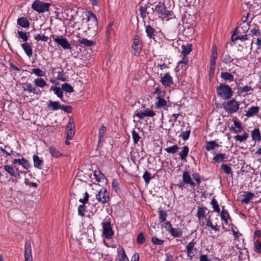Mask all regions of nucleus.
<instances>
[{
  "mask_svg": "<svg viewBox=\"0 0 261 261\" xmlns=\"http://www.w3.org/2000/svg\"><path fill=\"white\" fill-rule=\"evenodd\" d=\"M153 12H156L159 16L165 21H168L171 19L173 16V13L165 8V5L161 2H159L154 8H152Z\"/></svg>",
  "mask_w": 261,
  "mask_h": 261,
  "instance_id": "1",
  "label": "nucleus"
},
{
  "mask_svg": "<svg viewBox=\"0 0 261 261\" xmlns=\"http://www.w3.org/2000/svg\"><path fill=\"white\" fill-rule=\"evenodd\" d=\"M217 92L219 96L225 100L230 99L233 94L231 88L228 85L223 84H221L217 88Z\"/></svg>",
  "mask_w": 261,
  "mask_h": 261,
  "instance_id": "2",
  "label": "nucleus"
},
{
  "mask_svg": "<svg viewBox=\"0 0 261 261\" xmlns=\"http://www.w3.org/2000/svg\"><path fill=\"white\" fill-rule=\"evenodd\" d=\"M224 110L228 114H231L237 112L239 109L240 103L234 99H232L223 103Z\"/></svg>",
  "mask_w": 261,
  "mask_h": 261,
  "instance_id": "3",
  "label": "nucleus"
},
{
  "mask_svg": "<svg viewBox=\"0 0 261 261\" xmlns=\"http://www.w3.org/2000/svg\"><path fill=\"white\" fill-rule=\"evenodd\" d=\"M51 5L47 3H43L39 0L35 1L32 4V8L39 13H43L49 10V8Z\"/></svg>",
  "mask_w": 261,
  "mask_h": 261,
  "instance_id": "4",
  "label": "nucleus"
},
{
  "mask_svg": "<svg viewBox=\"0 0 261 261\" xmlns=\"http://www.w3.org/2000/svg\"><path fill=\"white\" fill-rule=\"evenodd\" d=\"M87 16L88 22V29L90 31H96L97 29L98 21L96 15L92 12L88 11Z\"/></svg>",
  "mask_w": 261,
  "mask_h": 261,
  "instance_id": "5",
  "label": "nucleus"
},
{
  "mask_svg": "<svg viewBox=\"0 0 261 261\" xmlns=\"http://www.w3.org/2000/svg\"><path fill=\"white\" fill-rule=\"evenodd\" d=\"M3 169L10 176L14 177L16 179H19L20 178V174L23 173L15 165L13 167L9 165H5L3 166Z\"/></svg>",
  "mask_w": 261,
  "mask_h": 261,
  "instance_id": "6",
  "label": "nucleus"
},
{
  "mask_svg": "<svg viewBox=\"0 0 261 261\" xmlns=\"http://www.w3.org/2000/svg\"><path fill=\"white\" fill-rule=\"evenodd\" d=\"M51 37L53 38L54 41L59 45H60L64 49L68 50L71 49V46L67 39L63 37V36L52 35Z\"/></svg>",
  "mask_w": 261,
  "mask_h": 261,
  "instance_id": "7",
  "label": "nucleus"
},
{
  "mask_svg": "<svg viewBox=\"0 0 261 261\" xmlns=\"http://www.w3.org/2000/svg\"><path fill=\"white\" fill-rule=\"evenodd\" d=\"M196 241L195 239H193L186 246V252L187 258L191 260L193 258H196L194 254V252L197 251V248L195 247Z\"/></svg>",
  "mask_w": 261,
  "mask_h": 261,
  "instance_id": "8",
  "label": "nucleus"
},
{
  "mask_svg": "<svg viewBox=\"0 0 261 261\" xmlns=\"http://www.w3.org/2000/svg\"><path fill=\"white\" fill-rule=\"evenodd\" d=\"M210 213L206 207L198 206L197 212V216L200 224L203 225L204 224V219H206V216Z\"/></svg>",
  "mask_w": 261,
  "mask_h": 261,
  "instance_id": "9",
  "label": "nucleus"
},
{
  "mask_svg": "<svg viewBox=\"0 0 261 261\" xmlns=\"http://www.w3.org/2000/svg\"><path fill=\"white\" fill-rule=\"evenodd\" d=\"M96 198L98 201L106 203L109 200V193L106 189L102 188L96 195Z\"/></svg>",
  "mask_w": 261,
  "mask_h": 261,
  "instance_id": "10",
  "label": "nucleus"
},
{
  "mask_svg": "<svg viewBox=\"0 0 261 261\" xmlns=\"http://www.w3.org/2000/svg\"><path fill=\"white\" fill-rule=\"evenodd\" d=\"M102 224L103 235L107 239H111L114 235V231L112 230L110 222H103Z\"/></svg>",
  "mask_w": 261,
  "mask_h": 261,
  "instance_id": "11",
  "label": "nucleus"
},
{
  "mask_svg": "<svg viewBox=\"0 0 261 261\" xmlns=\"http://www.w3.org/2000/svg\"><path fill=\"white\" fill-rule=\"evenodd\" d=\"M143 44L142 41L139 39L138 35H136L133 39V44L132 48L135 51V54L136 53L139 54L142 50Z\"/></svg>",
  "mask_w": 261,
  "mask_h": 261,
  "instance_id": "12",
  "label": "nucleus"
},
{
  "mask_svg": "<svg viewBox=\"0 0 261 261\" xmlns=\"http://www.w3.org/2000/svg\"><path fill=\"white\" fill-rule=\"evenodd\" d=\"M24 258L25 261H33L31 243L30 241H27L24 246Z\"/></svg>",
  "mask_w": 261,
  "mask_h": 261,
  "instance_id": "13",
  "label": "nucleus"
},
{
  "mask_svg": "<svg viewBox=\"0 0 261 261\" xmlns=\"http://www.w3.org/2000/svg\"><path fill=\"white\" fill-rule=\"evenodd\" d=\"M22 88L24 91L28 93H33L34 94L40 95L41 92L40 90H37L35 87L32 86L30 83H24L22 84Z\"/></svg>",
  "mask_w": 261,
  "mask_h": 261,
  "instance_id": "14",
  "label": "nucleus"
},
{
  "mask_svg": "<svg viewBox=\"0 0 261 261\" xmlns=\"http://www.w3.org/2000/svg\"><path fill=\"white\" fill-rule=\"evenodd\" d=\"M182 181L185 184L189 185L193 188L195 186V184L192 180L191 175L188 171H184L183 172Z\"/></svg>",
  "mask_w": 261,
  "mask_h": 261,
  "instance_id": "15",
  "label": "nucleus"
},
{
  "mask_svg": "<svg viewBox=\"0 0 261 261\" xmlns=\"http://www.w3.org/2000/svg\"><path fill=\"white\" fill-rule=\"evenodd\" d=\"M161 82L165 87H170L173 84L172 76L168 73L161 79Z\"/></svg>",
  "mask_w": 261,
  "mask_h": 261,
  "instance_id": "16",
  "label": "nucleus"
},
{
  "mask_svg": "<svg viewBox=\"0 0 261 261\" xmlns=\"http://www.w3.org/2000/svg\"><path fill=\"white\" fill-rule=\"evenodd\" d=\"M155 115L154 111L152 110H146L144 112H138L136 116L140 119H143L145 117H153Z\"/></svg>",
  "mask_w": 261,
  "mask_h": 261,
  "instance_id": "17",
  "label": "nucleus"
},
{
  "mask_svg": "<svg viewBox=\"0 0 261 261\" xmlns=\"http://www.w3.org/2000/svg\"><path fill=\"white\" fill-rule=\"evenodd\" d=\"M13 164L16 165L18 164L19 165H21L24 169H28L30 167L29 162L24 158L22 159H15L13 161Z\"/></svg>",
  "mask_w": 261,
  "mask_h": 261,
  "instance_id": "18",
  "label": "nucleus"
},
{
  "mask_svg": "<svg viewBox=\"0 0 261 261\" xmlns=\"http://www.w3.org/2000/svg\"><path fill=\"white\" fill-rule=\"evenodd\" d=\"M158 101L155 102V105L158 109L164 108L166 110L165 107L167 105V101L162 97L157 96Z\"/></svg>",
  "mask_w": 261,
  "mask_h": 261,
  "instance_id": "19",
  "label": "nucleus"
},
{
  "mask_svg": "<svg viewBox=\"0 0 261 261\" xmlns=\"http://www.w3.org/2000/svg\"><path fill=\"white\" fill-rule=\"evenodd\" d=\"M259 110V108L258 106H252L248 109L246 113V116L247 117H251L256 115Z\"/></svg>",
  "mask_w": 261,
  "mask_h": 261,
  "instance_id": "20",
  "label": "nucleus"
},
{
  "mask_svg": "<svg viewBox=\"0 0 261 261\" xmlns=\"http://www.w3.org/2000/svg\"><path fill=\"white\" fill-rule=\"evenodd\" d=\"M61 104L59 101L49 100L47 103V108L51 111H56L60 109Z\"/></svg>",
  "mask_w": 261,
  "mask_h": 261,
  "instance_id": "21",
  "label": "nucleus"
},
{
  "mask_svg": "<svg viewBox=\"0 0 261 261\" xmlns=\"http://www.w3.org/2000/svg\"><path fill=\"white\" fill-rule=\"evenodd\" d=\"M253 196L254 194L250 192H245V194L243 195V198L241 200V201L242 203L247 204Z\"/></svg>",
  "mask_w": 261,
  "mask_h": 261,
  "instance_id": "22",
  "label": "nucleus"
},
{
  "mask_svg": "<svg viewBox=\"0 0 261 261\" xmlns=\"http://www.w3.org/2000/svg\"><path fill=\"white\" fill-rule=\"evenodd\" d=\"M17 24L22 28H26L29 27L30 22L25 17H22L17 19Z\"/></svg>",
  "mask_w": 261,
  "mask_h": 261,
  "instance_id": "23",
  "label": "nucleus"
},
{
  "mask_svg": "<svg viewBox=\"0 0 261 261\" xmlns=\"http://www.w3.org/2000/svg\"><path fill=\"white\" fill-rule=\"evenodd\" d=\"M21 47L25 51L28 56L31 57L32 56L33 51L32 47L28 43H24L21 44Z\"/></svg>",
  "mask_w": 261,
  "mask_h": 261,
  "instance_id": "24",
  "label": "nucleus"
},
{
  "mask_svg": "<svg viewBox=\"0 0 261 261\" xmlns=\"http://www.w3.org/2000/svg\"><path fill=\"white\" fill-rule=\"evenodd\" d=\"M107 130V128L103 124L100 125V128L98 130V144L101 143L102 139L103 138Z\"/></svg>",
  "mask_w": 261,
  "mask_h": 261,
  "instance_id": "25",
  "label": "nucleus"
},
{
  "mask_svg": "<svg viewBox=\"0 0 261 261\" xmlns=\"http://www.w3.org/2000/svg\"><path fill=\"white\" fill-rule=\"evenodd\" d=\"M234 61H236L237 62L238 61V59H234L231 58V57L228 54H223V62L225 64H228L230 63H232L233 64H236V63H234L233 62Z\"/></svg>",
  "mask_w": 261,
  "mask_h": 261,
  "instance_id": "26",
  "label": "nucleus"
},
{
  "mask_svg": "<svg viewBox=\"0 0 261 261\" xmlns=\"http://www.w3.org/2000/svg\"><path fill=\"white\" fill-rule=\"evenodd\" d=\"M169 233L170 234L175 238H180L182 236V230L178 228H173L171 231H170Z\"/></svg>",
  "mask_w": 261,
  "mask_h": 261,
  "instance_id": "27",
  "label": "nucleus"
},
{
  "mask_svg": "<svg viewBox=\"0 0 261 261\" xmlns=\"http://www.w3.org/2000/svg\"><path fill=\"white\" fill-rule=\"evenodd\" d=\"M33 83L36 87L40 88H43L47 85L45 81L42 78H37L34 80Z\"/></svg>",
  "mask_w": 261,
  "mask_h": 261,
  "instance_id": "28",
  "label": "nucleus"
},
{
  "mask_svg": "<svg viewBox=\"0 0 261 261\" xmlns=\"http://www.w3.org/2000/svg\"><path fill=\"white\" fill-rule=\"evenodd\" d=\"M181 54L184 56H187L189 54L192 50V45L188 44L186 45H182L181 46Z\"/></svg>",
  "mask_w": 261,
  "mask_h": 261,
  "instance_id": "29",
  "label": "nucleus"
},
{
  "mask_svg": "<svg viewBox=\"0 0 261 261\" xmlns=\"http://www.w3.org/2000/svg\"><path fill=\"white\" fill-rule=\"evenodd\" d=\"M189 148L188 146H184L179 153V155L181 160H185L189 153Z\"/></svg>",
  "mask_w": 261,
  "mask_h": 261,
  "instance_id": "30",
  "label": "nucleus"
},
{
  "mask_svg": "<svg viewBox=\"0 0 261 261\" xmlns=\"http://www.w3.org/2000/svg\"><path fill=\"white\" fill-rule=\"evenodd\" d=\"M146 29L145 32L147 35V36L150 38L152 39L154 36L155 30L152 28L150 25L145 26Z\"/></svg>",
  "mask_w": 261,
  "mask_h": 261,
  "instance_id": "31",
  "label": "nucleus"
},
{
  "mask_svg": "<svg viewBox=\"0 0 261 261\" xmlns=\"http://www.w3.org/2000/svg\"><path fill=\"white\" fill-rule=\"evenodd\" d=\"M34 39L37 41H43L45 42H48L49 40V43L51 42V40L47 36H45L44 34L41 33L40 34H36L34 36Z\"/></svg>",
  "mask_w": 261,
  "mask_h": 261,
  "instance_id": "32",
  "label": "nucleus"
},
{
  "mask_svg": "<svg viewBox=\"0 0 261 261\" xmlns=\"http://www.w3.org/2000/svg\"><path fill=\"white\" fill-rule=\"evenodd\" d=\"M223 209L221 213V218L226 224H228V220L230 219L229 215L227 210L224 209V206L222 207Z\"/></svg>",
  "mask_w": 261,
  "mask_h": 261,
  "instance_id": "33",
  "label": "nucleus"
},
{
  "mask_svg": "<svg viewBox=\"0 0 261 261\" xmlns=\"http://www.w3.org/2000/svg\"><path fill=\"white\" fill-rule=\"evenodd\" d=\"M221 77L225 81L232 82L233 81V76L230 73L227 72H221Z\"/></svg>",
  "mask_w": 261,
  "mask_h": 261,
  "instance_id": "34",
  "label": "nucleus"
},
{
  "mask_svg": "<svg viewBox=\"0 0 261 261\" xmlns=\"http://www.w3.org/2000/svg\"><path fill=\"white\" fill-rule=\"evenodd\" d=\"M50 90L54 91L58 97H59L61 100L63 99V93L62 90L60 87L52 86L50 88Z\"/></svg>",
  "mask_w": 261,
  "mask_h": 261,
  "instance_id": "35",
  "label": "nucleus"
},
{
  "mask_svg": "<svg viewBox=\"0 0 261 261\" xmlns=\"http://www.w3.org/2000/svg\"><path fill=\"white\" fill-rule=\"evenodd\" d=\"M252 140L259 141L261 140L260 134L258 128H255L251 132Z\"/></svg>",
  "mask_w": 261,
  "mask_h": 261,
  "instance_id": "36",
  "label": "nucleus"
},
{
  "mask_svg": "<svg viewBox=\"0 0 261 261\" xmlns=\"http://www.w3.org/2000/svg\"><path fill=\"white\" fill-rule=\"evenodd\" d=\"M218 146L219 145L215 141H211L206 142L205 149L207 151H210Z\"/></svg>",
  "mask_w": 261,
  "mask_h": 261,
  "instance_id": "37",
  "label": "nucleus"
},
{
  "mask_svg": "<svg viewBox=\"0 0 261 261\" xmlns=\"http://www.w3.org/2000/svg\"><path fill=\"white\" fill-rule=\"evenodd\" d=\"M33 158L34 166L36 168L41 169V165L43 162L42 160L37 155H34Z\"/></svg>",
  "mask_w": 261,
  "mask_h": 261,
  "instance_id": "38",
  "label": "nucleus"
},
{
  "mask_svg": "<svg viewBox=\"0 0 261 261\" xmlns=\"http://www.w3.org/2000/svg\"><path fill=\"white\" fill-rule=\"evenodd\" d=\"M79 42L85 46L90 47L95 44L94 42L89 40L86 38H82L79 40Z\"/></svg>",
  "mask_w": 261,
  "mask_h": 261,
  "instance_id": "39",
  "label": "nucleus"
},
{
  "mask_svg": "<svg viewBox=\"0 0 261 261\" xmlns=\"http://www.w3.org/2000/svg\"><path fill=\"white\" fill-rule=\"evenodd\" d=\"M119 260V261H129L126 255L124 249L121 248L118 251Z\"/></svg>",
  "mask_w": 261,
  "mask_h": 261,
  "instance_id": "40",
  "label": "nucleus"
},
{
  "mask_svg": "<svg viewBox=\"0 0 261 261\" xmlns=\"http://www.w3.org/2000/svg\"><path fill=\"white\" fill-rule=\"evenodd\" d=\"M49 151L51 154V156L55 158H58L62 155L60 151L52 146L49 147Z\"/></svg>",
  "mask_w": 261,
  "mask_h": 261,
  "instance_id": "41",
  "label": "nucleus"
},
{
  "mask_svg": "<svg viewBox=\"0 0 261 261\" xmlns=\"http://www.w3.org/2000/svg\"><path fill=\"white\" fill-rule=\"evenodd\" d=\"M147 8L148 7L146 5H145L144 6H141L140 7V14L141 17L143 19H144L149 13L147 12Z\"/></svg>",
  "mask_w": 261,
  "mask_h": 261,
  "instance_id": "42",
  "label": "nucleus"
},
{
  "mask_svg": "<svg viewBox=\"0 0 261 261\" xmlns=\"http://www.w3.org/2000/svg\"><path fill=\"white\" fill-rule=\"evenodd\" d=\"M93 175L97 182L100 181L101 179H103L105 178L104 174L99 170H95L93 173Z\"/></svg>",
  "mask_w": 261,
  "mask_h": 261,
  "instance_id": "43",
  "label": "nucleus"
},
{
  "mask_svg": "<svg viewBox=\"0 0 261 261\" xmlns=\"http://www.w3.org/2000/svg\"><path fill=\"white\" fill-rule=\"evenodd\" d=\"M159 220L161 223L164 222L166 220V217L167 216V212L163 210H159Z\"/></svg>",
  "mask_w": 261,
  "mask_h": 261,
  "instance_id": "44",
  "label": "nucleus"
},
{
  "mask_svg": "<svg viewBox=\"0 0 261 261\" xmlns=\"http://www.w3.org/2000/svg\"><path fill=\"white\" fill-rule=\"evenodd\" d=\"M217 58V53L216 48V46H213L212 48V55L211 60V64L216 65V60Z\"/></svg>",
  "mask_w": 261,
  "mask_h": 261,
  "instance_id": "45",
  "label": "nucleus"
},
{
  "mask_svg": "<svg viewBox=\"0 0 261 261\" xmlns=\"http://www.w3.org/2000/svg\"><path fill=\"white\" fill-rule=\"evenodd\" d=\"M62 89L66 92L71 93L73 92V87L69 84L65 83L62 85Z\"/></svg>",
  "mask_w": 261,
  "mask_h": 261,
  "instance_id": "46",
  "label": "nucleus"
},
{
  "mask_svg": "<svg viewBox=\"0 0 261 261\" xmlns=\"http://www.w3.org/2000/svg\"><path fill=\"white\" fill-rule=\"evenodd\" d=\"M225 158H226L225 154L217 153L213 158V160L215 162L218 163L223 161Z\"/></svg>",
  "mask_w": 261,
  "mask_h": 261,
  "instance_id": "47",
  "label": "nucleus"
},
{
  "mask_svg": "<svg viewBox=\"0 0 261 261\" xmlns=\"http://www.w3.org/2000/svg\"><path fill=\"white\" fill-rule=\"evenodd\" d=\"M57 79L60 81L64 82L67 81L68 77L65 72H64L63 71H61L58 72Z\"/></svg>",
  "mask_w": 261,
  "mask_h": 261,
  "instance_id": "48",
  "label": "nucleus"
},
{
  "mask_svg": "<svg viewBox=\"0 0 261 261\" xmlns=\"http://www.w3.org/2000/svg\"><path fill=\"white\" fill-rule=\"evenodd\" d=\"M178 149L179 147L177 146V145H175L165 148V150L168 153L174 154L178 151Z\"/></svg>",
  "mask_w": 261,
  "mask_h": 261,
  "instance_id": "49",
  "label": "nucleus"
},
{
  "mask_svg": "<svg viewBox=\"0 0 261 261\" xmlns=\"http://www.w3.org/2000/svg\"><path fill=\"white\" fill-rule=\"evenodd\" d=\"M211 204L214 209V210L217 212L219 213L220 212V209L219 208V205L217 201L215 198H212Z\"/></svg>",
  "mask_w": 261,
  "mask_h": 261,
  "instance_id": "50",
  "label": "nucleus"
},
{
  "mask_svg": "<svg viewBox=\"0 0 261 261\" xmlns=\"http://www.w3.org/2000/svg\"><path fill=\"white\" fill-rule=\"evenodd\" d=\"M222 170H223V171L227 174H231L232 175V171L230 167H229L227 164H223L221 166Z\"/></svg>",
  "mask_w": 261,
  "mask_h": 261,
  "instance_id": "51",
  "label": "nucleus"
},
{
  "mask_svg": "<svg viewBox=\"0 0 261 261\" xmlns=\"http://www.w3.org/2000/svg\"><path fill=\"white\" fill-rule=\"evenodd\" d=\"M248 135L246 133H244L243 135H236L234 137V139L240 142L246 141L248 138Z\"/></svg>",
  "mask_w": 261,
  "mask_h": 261,
  "instance_id": "52",
  "label": "nucleus"
},
{
  "mask_svg": "<svg viewBox=\"0 0 261 261\" xmlns=\"http://www.w3.org/2000/svg\"><path fill=\"white\" fill-rule=\"evenodd\" d=\"M66 139L71 140L75 134L74 128H68L66 131Z\"/></svg>",
  "mask_w": 261,
  "mask_h": 261,
  "instance_id": "53",
  "label": "nucleus"
},
{
  "mask_svg": "<svg viewBox=\"0 0 261 261\" xmlns=\"http://www.w3.org/2000/svg\"><path fill=\"white\" fill-rule=\"evenodd\" d=\"M190 133L191 129L189 128L185 132H182L179 137H181L184 141H186L189 138Z\"/></svg>",
  "mask_w": 261,
  "mask_h": 261,
  "instance_id": "54",
  "label": "nucleus"
},
{
  "mask_svg": "<svg viewBox=\"0 0 261 261\" xmlns=\"http://www.w3.org/2000/svg\"><path fill=\"white\" fill-rule=\"evenodd\" d=\"M238 90L241 93H244L249 92L250 91H252L253 89L248 86H245L244 87H240L238 88Z\"/></svg>",
  "mask_w": 261,
  "mask_h": 261,
  "instance_id": "55",
  "label": "nucleus"
},
{
  "mask_svg": "<svg viewBox=\"0 0 261 261\" xmlns=\"http://www.w3.org/2000/svg\"><path fill=\"white\" fill-rule=\"evenodd\" d=\"M32 72L33 73H35L36 75L38 76H44L45 75V73L44 72H43L41 69L40 68H33L32 69Z\"/></svg>",
  "mask_w": 261,
  "mask_h": 261,
  "instance_id": "56",
  "label": "nucleus"
},
{
  "mask_svg": "<svg viewBox=\"0 0 261 261\" xmlns=\"http://www.w3.org/2000/svg\"><path fill=\"white\" fill-rule=\"evenodd\" d=\"M254 250L255 252L261 253V242L259 241L256 240L254 242Z\"/></svg>",
  "mask_w": 261,
  "mask_h": 261,
  "instance_id": "57",
  "label": "nucleus"
},
{
  "mask_svg": "<svg viewBox=\"0 0 261 261\" xmlns=\"http://www.w3.org/2000/svg\"><path fill=\"white\" fill-rule=\"evenodd\" d=\"M60 109L67 113H71L72 112V108L70 106L61 105Z\"/></svg>",
  "mask_w": 261,
  "mask_h": 261,
  "instance_id": "58",
  "label": "nucleus"
},
{
  "mask_svg": "<svg viewBox=\"0 0 261 261\" xmlns=\"http://www.w3.org/2000/svg\"><path fill=\"white\" fill-rule=\"evenodd\" d=\"M132 134L134 143L135 144H137L140 139L138 133L136 132L135 130H133Z\"/></svg>",
  "mask_w": 261,
  "mask_h": 261,
  "instance_id": "59",
  "label": "nucleus"
},
{
  "mask_svg": "<svg viewBox=\"0 0 261 261\" xmlns=\"http://www.w3.org/2000/svg\"><path fill=\"white\" fill-rule=\"evenodd\" d=\"M250 32L253 35L258 36V37L260 36V30L258 26L255 27L254 28L251 29Z\"/></svg>",
  "mask_w": 261,
  "mask_h": 261,
  "instance_id": "60",
  "label": "nucleus"
},
{
  "mask_svg": "<svg viewBox=\"0 0 261 261\" xmlns=\"http://www.w3.org/2000/svg\"><path fill=\"white\" fill-rule=\"evenodd\" d=\"M234 128L233 129L236 133L240 132L241 131V125L240 122L236 120L233 121Z\"/></svg>",
  "mask_w": 261,
  "mask_h": 261,
  "instance_id": "61",
  "label": "nucleus"
},
{
  "mask_svg": "<svg viewBox=\"0 0 261 261\" xmlns=\"http://www.w3.org/2000/svg\"><path fill=\"white\" fill-rule=\"evenodd\" d=\"M143 178L146 184H148L150 180L151 179V177L150 176V174L148 171H146L144 173L143 175Z\"/></svg>",
  "mask_w": 261,
  "mask_h": 261,
  "instance_id": "62",
  "label": "nucleus"
},
{
  "mask_svg": "<svg viewBox=\"0 0 261 261\" xmlns=\"http://www.w3.org/2000/svg\"><path fill=\"white\" fill-rule=\"evenodd\" d=\"M17 33H18V34L19 35V37L21 39H22V40L23 41L26 42V41H28V35L27 34V33L19 31H18Z\"/></svg>",
  "mask_w": 261,
  "mask_h": 261,
  "instance_id": "63",
  "label": "nucleus"
},
{
  "mask_svg": "<svg viewBox=\"0 0 261 261\" xmlns=\"http://www.w3.org/2000/svg\"><path fill=\"white\" fill-rule=\"evenodd\" d=\"M192 175L194 180L196 181L198 185H199L201 183V179L199 173L194 172L192 174Z\"/></svg>",
  "mask_w": 261,
  "mask_h": 261,
  "instance_id": "64",
  "label": "nucleus"
}]
</instances>
